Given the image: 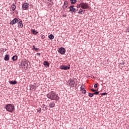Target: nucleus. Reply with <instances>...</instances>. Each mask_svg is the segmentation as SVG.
<instances>
[{"mask_svg":"<svg viewBox=\"0 0 129 129\" xmlns=\"http://www.w3.org/2000/svg\"><path fill=\"white\" fill-rule=\"evenodd\" d=\"M47 97L49 99H51V100H55L56 101H58L60 99L59 96L54 92H51L47 94Z\"/></svg>","mask_w":129,"mask_h":129,"instance_id":"obj_1","label":"nucleus"},{"mask_svg":"<svg viewBox=\"0 0 129 129\" xmlns=\"http://www.w3.org/2000/svg\"><path fill=\"white\" fill-rule=\"evenodd\" d=\"M7 111H10L12 112L15 109V106L11 104H8L5 107Z\"/></svg>","mask_w":129,"mask_h":129,"instance_id":"obj_2","label":"nucleus"},{"mask_svg":"<svg viewBox=\"0 0 129 129\" xmlns=\"http://www.w3.org/2000/svg\"><path fill=\"white\" fill-rule=\"evenodd\" d=\"M67 84L68 85H69L70 87H74L75 85V81L72 79H70L67 82Z\"/></svg>","mask_w":129,"mask_h":129,"instance_id":"obj_3","label":"nucleus"},{"mask_svg":"<svg viewBox=\"0 0 129 129\" xmlns=\"http://www.w3.org/2000/svg\"><path fill=\"white\" fill-rule=\"evenodd\" d=\"M81 9L83 10H87V9H89V5L87 3H81Z\"/></svg>","mask_w":129,"mask_h":129,"instance_id":"obj_4","label":"nucleus"},{"mask_svg":"<svg viewBox=\"0 0 129 129\" xmlns=\"http://www.w3.org/2000/svg\"><path fill=\"white\" fill-rule=\"evenodd\" d=\"M59 68L61 70H69L70 69V66L68 67L66 65H61L59 66Z\"/></svg>","mask_w":129,"mask_h":129,"instance_id":"obj_5","label":"nucleus"},{"mask_svg":"<svg viewBox=\"0 0 129 129\" xmlns=\"http://www.w3.org/2000/svg\"><path fill=\"white\" fill-rule=\"evenodd\" d=\"M65 52H66V50L63 47L59 48L58 49V53H60L61 55L65 54Z\"/></svg>","mask_w":129,"mask_h":129,"instance_id":"obj_6","label":"nucleus"},{"mask_svg":"<svg viewBox=\"0 0 129 129\" xmlns=\"http://www.w3.org/2000/svg\"><path fill=\"white\" fill-rule=\"evenodd\" d=\"M75 6L74 5L71 6L69 9H70L69 12H71V13H75L76 12V9L74 8Z\"/></svg>","mask_w":129,"mask_h":129,"instance_id":"obj_7","label":"nucleus"},{"mask_svg":"<svg viewBox=\"0 0 129 129\" xmlns=\"http://www.w3.org/2000/svg\"><path fill=\"white\" fill-rule=\"evenodd\" d=\"M17 23H19V19L15 18L10 22V25H15V24H17Z\"/></svg>","mask_w":129,"mask_h":129,"instance_id":"obj_8","label":"nucleus"},{"mask_svg":"<svg viewBox=\"0 0 129 129\" xmlns=\"http://www.w3.org/2000/svg\"><path fill=\"white\" fill-rule=\"evenodd\" d=\"M22 8L23 10H28L29 9V4H28L27 3H24L23 5H22Z\"/></svg>","mask_w":129,"mask_h":129,"instance_id":"obj_9","label":"nucleus"},{"mask_svg":"<svg viewBox=\"0 0 129 129\" xmlns=\"http://www.w3.org/2000/svg\"><path fill=\"white\" fill-rule=\"evenodd\" d=\"M68 7V2L67 1H66L64 2L63 6H62V9H64V10L66 9H67Z\"/></svg>","mask_w":129,"mask_h":129,"instance_id":"obj_10","label":"nucleus"},{"mask_svg":"<svg viewBox=\"0 0 129 129\" xmlns=\"http://www.w3.org/2000/svg\"><path fill=\"white\" fill-rule=\"evenodd\" d=\"M49 107L53 108V107H55V102H54V101L50 102L49 104Z\"/></svg>","mask_w":129,"mask_h":129,"instance_id":"obj_11","label":"nucleus"},{"mask_svg":"<svg viewBox=\"0 0 129 129\" xmlns=\"http://www.w3.org/2000/svg\"><path fill=\"white\" fill-rule=\"evenodd\" d=\"M16 8H17V6H16V5L15 4H13L12 5H11V11H15V10H16Z\"/></svg>","mask_w":129,"mask_h":129,"instance_id":"obj_12","label":"nucleus"},{"mask_svg":"<svg viewBox=\"0 0 129 129\" xmlns=\"http://www.w3.org/2000/svg\"><path fill=\"white\" fill-rule=\"evenodd\" d=\"M5 61H9L10 60V56L8 54H6L4 57Z\"/></svg>","mask_w":129,"mask_h":129,"instance_id":"obj_13","label":"nucleus"},{"mask_svg":"<svg viewBox=\"0 0 129 129\" xmlns=\"http://www.w3.org/2000/svg\"><path fill=\"white\" fill-rule=\"evenodd\" d=\"M18 27L19 28H23V22H22V20H20L18 23Z\"/></svg>","mask_w":129,"mask_h":129,"instance_id":"obj_14","label":"nucleus"},{"mask_svg":"<svg viewBox=\"0 0 129 129\" xmlns=\"http://www.w3.org/2000/svg\"><path fill=\"white\" fill-rule=\"evenodd\" d=\"M23 65L24 66V68H28V61H24Z\"/></svg>","mask_w":129,"mask_h":129,"instance_id":"obj_15","label":"nucleus"},{"mask_svg":"<svg viewBox=\"0 0 129 129\" xmlns=\"http://www.w3.org/2000/svg\"><path fill=\"white\" fill-rule=\"evenodd\" d=\"M10 84L12 85H15V84H18V82L14 81H10Z\"/></svg>","mask_w":129,"mask_h":129,"instance_id":"obj_16","label":"nucleus"},{"mask_svg":"<svg viewBox=\"0 0 129 129\" xmlns=\"http://www.w3.org/2000/svg\"><path fill=\"white\" fill-rule=\"evenodd\" d=\"M12 60L13 61H17L18 60V56L17 55H14L12 57Z\"/></svg>","mask_w":129,"mask_h":129,"instance_id":"obj_17","label":"nucleus"},{"mask_svg":"<svg viewBox=\"0 0 129 129\" xmlns=\"http://www.w3.org/2000/svg\"><path fill=\"white\" fill-rule=\"evenodd\" d=\"M30 89L31 90H36V86L34 85H30Z\"/></svg>","mask_w":129,"mask_h":129,"instance_id":"obj_18","label":"nucleus"},{"mask_svg":"<svg viewBox=\"0 0 129 129\" xmlns=\"http://www.w3.org/2000/svg\"><path fill=\"white\" fill-rule=\"evenodd\" d=\"M70 1L72 5H75L77 2V0H70Z\"/></svg>","mask_w":129,"mask_h":129,"instance_id":"obj_19","label":"nucleus"},{"mask_svg":"<svg viewBox=\"0 0 129 129\" xmlns=\"http://www.w3.org/2000/svg\"><path fill=\"white\" fill-rule=\"evenodd\" d=\"M43 64L44 65V66H47L48 67H49V62H48V61H44L43 62Z\"/></svg>","mask_w":129,"mask_h":129,"instance_id":"obj_20","label":"nucleus"},{"mask_svg":"<svg viewBox=\"0 0 129 129\" xmlns=\"http://www.w3.org/2000/svg\"><path fill=\"white\" fill-rule=\"evenodd\" d=\"M31 32L33 33L34 35H37V34H38V31H35L34 29L31 30Z\"/></svg>","mask_w":129,"mask_h":129,"instance_id":"obj_21","label":"nucleus"},{"mask_svg":"<svg viewBox=\"0 0 129 129\" xmlns=\"http://www.w3.org/2000/svg\"><path fill=\"white\" fill-rule=\"evenodd\" d=\"M48 38L50 40H53V39H54V35L53 34H50L48 36Z\"/></svg>","mask_w":129,"mask_h":129,"instance_id":"obj_22","label":"nucleus"},{"mask_svg":"<svg viewBox=\"0 0 129 129\" xmlns=\"http://www.w3.org/2000/svg\"><path fill=\"white\" fill-rule=\"evenodd\" d=\"M82 13H83V10H82V9H80L79 10V12H78V14H79V15H80V14L82 15Z\"/></svg>","mask_w":129,"mask_h":129,"instance_id":"obj_23","label":"nucleus"},{"mask_svg":"<svg viewBox=\"0 0 129 129\" xmlns=\"http://www.w3.org/2000/svg\"><path fill=\"white\" fill-rule=\"evenodd\" d=\"M42 106H43V108H44L45 110H47V109H48V107L45 105L43 104Z\"/></svg>","mask_w":129,"mask_h":129,"instance_id":"obj_24","label":"nucleus"},{"mask_svg":"<svg viewBox=\"0 0 129 129\" xmlns=\"http://www.w3.org/2000/svg\"><path fill=\"white\" fill-rule=\"evenodd\" d=\"M77 9H80V8H81V3H80V4L77 5Z\"/></svg>","mask_w":129,"mask_h":129,"instance_id":"obj_25","label":"nucleus"},{"mask_svg":"<svg viewBox=\"0 0 129 129\" xmlns=\"http://www.w3.org/2000/svg\"><path fill=\"white\" fill-rule=\"evenodd\" d=\"M33 50H35V51H38V50H39V48H36L35 47V45H33Z\"/></svg>","mask_w":129,"mask_h":129,"instance_id":"obj_26","label":"nucleus"},{"mask_svg":"<svg viewBox=\"0 0 129 129\" xmlns=\"http://www.w3.org/2000/svg\"><path fill=\"white\" fill-rule=\"evenodd\" d=\"M94 95V93H89V96L90 97H93V96Z\"/></svg>","mask_w":129,"mask_h":129,"instance_id":"obj_27","label":"nucleus"},{"mask_svg":"<svg viewBox=\"0 0 129 129\" xmlns=\"http://www.w3.org/2000/svg\"><path fill=\"white\" fill-rule=\"evenodd\" d=\"M84 87H85V86H84V85H83L82 86H81V90H84Z\"/></svg>","mask_w":129,"mask_h":129,"instance_id":"obj_28","label":"nucleus"},{"mask_svg":"<svg viewBox=\"0 0 129 129\" xmlns=\"http://www.w3.org/2000/svg\"><path fill=\"white\" fill-rule=\"evenodd\" d=\"M41 111H42V109H41V108H39L38 109H37V112H41Z\"/></svg>","mask_w":129,"mask_h":129,"instance_id":"obj_29","label":"nucleus"},{"mask_svg":"<svg viewBox=\"0 0 129 129\" xmlns=\"http://www.w3.org/2000/svg\"><path fill=\"white\" fill-rule=\"evenodd\" d=\"M94 94H95L96 95H98V94H99V92H96L94 93Z\"/></svg>","mask_w":129,"mask_h":129,"instance_id":"obj_30","label":"nucleus"},{"mask_svg":"<svg viewBox=\"0 0 129 129\" xmlns=\"http://www.w3.org/2000/svg\"><path fill=\"white\" fill-rule=\"evenodd\" d=\"M91 91H92L93 92H95V91H97V90H94L93 89H92Z\"/></svg>","mask_w":129,"mask_h":129,"instance_id":"obj_31","label":"nucleus"},{"mask_svg":"<svg viewBox=\"0 0 129 129\" xmlns=\"http://www.w3.org/2000/svg\"><path fill=\"white\" fill-rule=\"evenodd\" d=\"M41 39H45V35H41Z\"/></svg>","mask_w":129,"mask_h":129,"instance_id":"obj_32","label":"nucleus"},{"mask_svg":"<svg viewBox=\"0 0 129 129\" xmlns=\"http://www.w3.org/2000/svg\"><path fill=\"white\" fill-rule=\"evenodd\" d=\"M106 94H107V93H102L101 94V95H106Z\"/></svg>","mask_w":129,"mask_h":129,"instance_id":"obj_33","label":"nucleus"},{"mask_svg":"<svg viewBox=\"0 0 129 129\" xmlns=\"http://www.w3.org/2000/svg\"><path fill=\"white\" fill-rule=\"evenodd\" d=\"M94 87V88H97V84H95Z\"/></svg>","mask_w":129,"mask_h":129,"instance_id":"obj_34","label":"nucleus"},{"mask_svg":"<svg viewBox=\"0 0 129 129\" xmlns=\"http://www.w3.org/2000/svg\"><path fill=\"white\" fill-rule=\"evenodd\" d=\"M83 93H84V94H85L86 93V90H83Z\"/></svg>","mask_w":129,"mask_h":129,"instance_id":"obj_35","label":"nucleus"},{"mask_svg":"<svg viewBox=\"0 0 129 129\" xmlns=\"http://www.w3.org/2000/svg\"><path fill=\"white\" fill-rule=\"evenodd\" d=\"M37 55H38V56H40V55H41V53H37Z\"/></svg>","mask_w":129,"mask_h":129,"instance_id":"obj_36","label":"nucleus"},{"mask_svg":"<svg viewBox=\"0 0 129 129\" xmlns=\"http://www.w3.org/2000/svg\"><path fill=\"white\" fill-rule=\"evenodd\" d=\"M126 31L128 32V33H129V28H128L127 29Z\"/></svg>","mask_w":129,"mask_h":129,"instance_id":"obj_37","label":"nucleus"}]
</instances>
